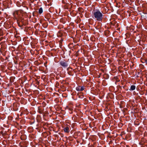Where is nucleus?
I'll return each mask as SVG.
<instances>
[{
	"mask_svg": "<svg viewBox=\"0 0 147 147\" xmlns=\"http://www.w3.org/2000/svg\"><path fill=\"white\" fill-rule=\"evenodd\" d=\"M103 15L98 10L94 11L92 16L93 18L98 21H101L103 19Z\"/></svg>",
	"mask_w": 147,
	"mask_h": 147,
	"instance_id": "1",
	"label": "nucleus"
},
{
	"mask_svg": "<svg viewBox=\"0 0 147 147\" xmlns=\"http://www.w3.org/2000/svg\"><path fill=\"white\" fill-rule=\"evenodd\" d=\"M18 19H19L18 20L20 21V22H18V24L19 27H21L23 25L25 26L27 24L26 23L25 24L24 21H23V19L20 17H18Z\"/></svg>",
	"mask_w": 147,
	"mask_h": 147,
	"instance_id": "2",
	"label": "nucleus"
},
{
	"mask_svg": "<svg viewBox=\"0 0 147 147\" xmlns=\"http://www.w3.org/2000/svg\"><path fill=\"white\" fill-rule=\"evenodd\" d=\"M59 64L60 65L62 66L64 68H66L69 66L67 62H66L64 60H63V61H60Z\"/></svg>",
	"mask_w": 147,
	"mask_h": 147,
	"instance_id": "3",
	"label": "nucleus"
},
{
	"mask_svg": "<svg viewBox=\"0 0 147 147\" xmlns=\"http://www.w3.org/2000/svg\"><path fill=\"white\" fill-rule=\"evenodd\" d=\"M84 86H78L76 88V90L78 91H81L84 90Z\"/></svg>",
	"mask_w": 147,
	"mask_h": 147,
	"instance_id": "4",
	"label": "nucleus"
},
{
	"mask_svg": "<svg viewBox=\"0 0 147 147\" xmlns=\"http://www.w3.org/2000/svg\"><path fill=\"white\" fill-rule=\"evenodd\" d=\"M44 110V109L43 107H38V112L40 114H43Z\"/></svg>",
	"mask_w": 147,
	"mask_h": 147,
	"instance_id": "5",
	"label": "nucleus"
},
{
	"mask_svg": "<svg viewBox=\"0 0 147 147\" xmlns=\"http://www.w3.org/2000/svg\"><path fill=\"white\" fill-rule=\"evenodd\" d=\"M63 130L65 132L68 133L69 132L70 130L69 129V127L68 126H66L63 128Z\"/></svg>",
	"mask_w": 147,
	"mask_h": 147,
	"instance_id": "6",
	"label": "nucleus"
},
{
	"mask_svg": "<svg viewBox=\"0 0 147 147\" xmlns=\"http://www.w3.org/2000/svg\"><path fill=\"white\" fill-rule=\"evenodd\" d=\"M136 86L135 85H132L131 86L130 88L129 89V90L132 91L136 89Z\"/></svg>",
	"mask_w": 147,
	"mask_h": 147,
	"instance_id": "7",
	"label": "nucleus"
},
{
	"mask_svg": "<svg viewBox=\"0 0 147 147\" xmlns=\"http://www.w3.org/2000/svg\"><path fill=\"white\" fill-rule=\"evenodd\" d=\"M77 95L78 96V97L80 99H82L84 98L83 95L81 94L78 93Z\"/></svg>",
	"mask_w": 147,
	"mask_h": 147,
	"instance_id": "8",
	"label": "nucleus"
},
{
	"mask_svg": "<svg viewBox=\"0 0 147 147\" xmlns=\"http://www.w3.org/2000/svg\"><path fill=\"white\" fill-rule=\"evenodd\" d=\"M46 19L49 20L50 18V13H48L45 17Z\"/></svg>",
	"mask_w": 147,
	"mask_h": 147,
	"instance_id": "9",
	"label": "nucleus"
},
{
	"mask_svg": "<svg viewBox=\"0 0 147 147\" xmlns=\"http://www.w3.org/2000/svg\"><path fill=\"white\" fill-rule=\"evenodd\" d=\"M43 12V9L42 7H40L38 10V13L40 14H41Z\"/></svg>",
	"mask_w": 147,
	"mask_h": 147,
	"instance_id": "10",
	"label": "nucleus"
},
{
	"mask_svg": "<svg viewBox=\"0 0 147 147\" xmlns=\"http://www.w3.org/2000/svg\"><path fill=\"white\" fill-rule=\"evenodd\" d=\"M14 16L16 18V19L18 20V18H17L16 15L18 16V13L17 12L15 13H13Z\"/></svg>",
	"mask_w": 147,
	"mask_h": 147,
	"instance_id": "11",
	"label": "nucleus"
},
{
	"mask_svg": "<svg viewBox=\"0 0 147 147\" xmlns=\"http://www.w3.org/2000/svg\"><path fill=\"white\" fill-rule=\"evenodd\" d=\"M141 61L142 63H147V59H142Z\"/></svg>",
	"mask_w": 147,
	"mask_h": 147,
	"instance_id": "12",
	"label": "nucleus"
},
{
	"mask_svg": "<svg viewBox=\"0 0 147 147\" xmlns=\"http://www.w3.org/2000/svg\"><path fill=\"white\" fill-rule=\"evenodd\" d=\"M59 74L57 75V76L55 78L57 80H58L59 78V76L61 77L60 75H59Z\"/></svg>",
	"mask_w": 147,
	"mask_h": 147,
	"instance_id": "13",
	"label": "nucleus"
},
{
	"mask_svg": "<svg viewBox=\"0 0 147 147\" xmlns=\"http://www.w3.org/2000/svg\"><path fill=\"white\" fill-rule=\"evenodd\" d=\"M117 88L118 89V90H119V89H120L121 90V89H122V87H121L120 86H117Z\"/></svg>",
	"mask_w": 147,
	"mask_h": 147,
	"instance_id": "14",
	"label": "nucleus"
},
{
	"mask_svg": "<svg viewBox=\"0 0 147 147\" xmlns=\"http://www.w3.org/2000/svg\"><path fill=\"white\" fill-rule=\"evenodd\" d=\"M56 85H57L58 86H59V83L58 82H56Z\"/></svg>",
	"mask_w": 147,
	"mask_h": 147,
	"instance_id": "15",
	"label": "nucleus"
},
{
	"mask_svg": "<svg viewBox=\"0 0 147 147\" xmlns=\"http://www.w3.org/2000/svg\"><path fill=\"white\" fill-rule=\"evenodd\" d=\"M81 9H83L82 8H79L78 10L79 11H81Z\"/></svg>",
	"mask_w": 147,
	"mask_h": 147,
	"instance_id": "16",
	"label": "nucleus"
},
{
	"mask_svg": "<svg viewBox=\"0 0 147 147\" xmlns=\"http://www.w3.org/2000/svg\"><path fill=\"white\" fill-rule=\"evenodd\" d=\"M71 72L70 71H69V72H68V74L69 75H72L71 74Z\"/></svg>",
	"mask_w": 147,
	"mask_h": 147,
	"instance_id": "17",
	"label": "nucleus"
},
{
	"mask_svg": "<svg viewBox=\"0 0 147 147\" xmlns=\"http://www.w3.org/2000/svg\"><path fill=\"white\" fill-rule=\"evenodd\" d=\"M140 72H138V75L139 74H140Z\"/></svg>",
	"mask_w": 147,
	"mask_h": 147,
	"instance_id": "18",
	"label": "nucleus"
},
{
	"mask_svg": "<svg viewBox=\"0 0 147 147\" xmlns=\"http://www.w3.org/2000/svg\"><path fill=\"white\" fill-rule=\"evenodd\" d=\"M144 13V14H147V12H145V13Z\"/></svg>",
	"mask_w": 147,
	"mask_h": 147,
	"instance_id": "19",
	"label": "nucleus"
}]
</instances>
